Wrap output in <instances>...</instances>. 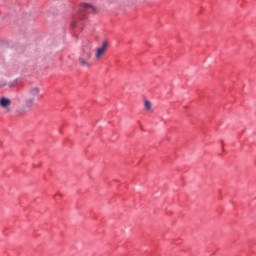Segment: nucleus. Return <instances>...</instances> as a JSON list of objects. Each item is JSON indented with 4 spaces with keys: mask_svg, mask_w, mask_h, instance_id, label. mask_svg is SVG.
<instances>
[{
    "mask_svg": "<svg viewBox=\"0 0 256 256\" xmlns=\"http://www.w3.org/2000/svg\"><path fill=\"white\" fill-rule=\"evenodd\" d=\"M78 11L80 13L78 15V19L83 20V19H85V14H87V13H92V14L97 13V8H95V6H92L91 4L84 3V4H81L79 6Z\"/></svg>",
    "mask_w": 256,
    "mask_h": 256,
    "instance_id": "nucleus-1",
    "label": "nucleus"
},
{
    "mask_svg": "<svg viewBox=\"0 0 256 256\" xmlns=\"http://www.w3.org/2000/svg\"><path fill=\"white\" fill-rule=\"evenodd\" d=\"M27 96L30 99H34L36 101H39L40 99H43V95H41V88L37 86H31L27 89Z\"/></svg>",
    "mask_w": 256,
    "mask_h": 256,
    "instance_id": "nucleus-2",
    "label": "nucleus"
},
{
    "mask_svg": "<svg viewBox=\"0 0 256 256\" xmlns=\"http://www.w3.org/2000/svg\"><path fill=\"white\" fill-rule=\"evenodd\" d=\"M89 59H91V53L85 52L79 58L80 65H82V67H91V62H89Z\"/></svg>",
    "mask_w": 256,
    "mask_h": 256,
    "instance_id": "nucleus-3",
    "label": "nucleus"
},
{
    "mask_svg": "<svg viewBox=\"0 0 256 256\" xmlns=\"http://www.w3.org/2000/svg\"><path fill=\"white\" fill-rule=\"evenodd\" d=\"M107 47H109V42L104 41L102 43V46L96 49V54H95L96 59H101V57L105 55V51H107Z\"/></svg>",
    "mask_w": 256,
    "mask_h": 256,
    "instance_id": "nucleus-4",
    "label": "nucleus"
},
{
    "mask_svg": "<svg viewBox=\"0 0 256 256\" xmlns=\"http://www.w3.org/2000/svg\"><path fill=\"white\" fill-rule=\"evenodd\" d=\"M10 105H11V99L5 98V97H2L0 99V107H2V109H7L8 107H10Z\"/></svg>",
    "mask_w": 256,
    "mask_h": 256,
    "instance_id": "nucleus-5",
    "label": "nucleus"
},
{
    "mask_svg": "<svg viewBox=\"0 0 256 256\" xmlns=\"http://www.w3.org/2000/svg\"><path fill=\"white\" fill-rule=\"evenodd\" d=\"M35 101H36L35 99L28 97L25 100V107H26V109H32V107L35 106Z\"/></svg>",
    "mask_w": 256,
    "mask_h": 256,
    "instance_id": "nucleus-6",
    "label": "nucleus"
},
{
    "mask_svg": "<svg viewBox=\"0 0 256 256\" xmlns=\"http://www.w3.org/2000/svg\"><path fill=\"white\" fill-rule=\"evenodd\" d=\"M144 109L147 113H153V108L151 106V102L149 100L144 101Z\"/></svg>",
    "mask_w": 256,
    "mask_h": 256,
    "instance_id": "nucleus-7",
    "label": "nucleus"
},
{
    "mask_svg": "<svg viewBox=\"0 0 256 256\" xmlns=\"http://www.w3.org/2000/svg\"><path fill=\"white\" fill-rule=\"evenodd\" d=\"M17 85V80H15L14 82L12 83H9L8 84V87H15Z\"/></svg>",
    "mask_w": 256,
    "mask_h": 256,
    "instance_id": "nucleus-8",
    "label": "nucleus"
},
{
    "mask_svg": "<svg viewBox=\"0 0 256 256\" xmlns=\"http://www.w3.org/2000/svg\"><path fill=\"white\" fill-rule=\"evenodd\" d=\"M72 27H77V23L72 22Z\"/></svg>",
    "mask_w": 256,
    "mask_h": 256,
    "instance_id": "nucleus-9",
    "label": "nucleus"
},
{
    "mask_svg": "<svg viewBox=\"0 0 256 256\" xmlns=\"http://www.w3.org/2000/svg\"><path fill=\"white\" fill-rule=\"evenodd\" d=\"M5 85H7V84H5V83L0 84V87H5Z\"/></svg>",
    "mask_w": 256,
    "mask_h": 256,
    "instance_id": "nucleus-10",
    "label": "nucleus"
}]
</instances>
